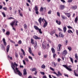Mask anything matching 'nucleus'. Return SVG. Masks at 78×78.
<instances>
[{
    "label": "nucleus",
    "mask_w": 78,
    "mask_h": 78,
    "mask_svg": "<svg viewBox=\"0 0 78 78\" xmlns=\"http://www.w3.org/2000/svg\"><path fill=\"white\" fill-rule=\"evenodd\" d=\"M34 28L36 30H38L40 34H42V32L41 31V29H39V28H38L37 26H34Z\"/></svg>",
    "instance_id": "1"
},
{
    "label": "nucleus",
    "mask_w": 78,
    "mask_h": 78,
    "mask_svg": "<svg viewBox=\"0 0 78 78\" xmlns=\"http://www.w3.org/2000/svg\"><path fill=\"white\" fill-rule=\"evenodd\" d=\"M62 66L63 67H65V68H66V69H67V70H69V71H72V70L71 68H69V67H67L66 65H62Z\"/></svg>",
    "instance_id": "2"
},
{
    "label": "nucleus",
    "mask_w": 78,
    "mask_h": 78,
    "mask_svg": "<svg viewBox=\"0 0 78 78\" xmlns=\"http://www.w3.org/2000/svg\"><path fill=\"white\" fill-rule=\"evenodd\" d=\"M65 8V6L63 5H60L59 7V9L60 10H63Z\"/></svg>",
    "instance_id": "3"
},
{
    "label": "nucleus",
    "mask_w": 78,
    "mask_h": 78,
    "mask_svg": "<svg viewBox=\"0 0 78 78\" xmlns=\"http://www.w3.org/2000/svg\"><path fill=\"white\" fill-rule=\"evenodd\" d=\"M16 72H18V74L20 76H21V75H22V73H21L20 72V71L18 70V68H16Z\"/></svg>",
    "instance_id": "4"
},
{
    "label": "nucleus",
    "mask_w": 78,
    "mask_h": 78,
    "mask_svg": "<svg viewBox=\"0 0 78 78\" xmlns=\"http://www.w3.org/2000/svg\"><path fill=\"white\" fill-rule=\"evenodd\" d=\"M45 22V23L44 24V25H43V27L44 28H45L47 26V25L48 24V23L47 21H46V20H44Z\"/></svg>",
    "instance_id": "5"
},
{
    "label": "nucleus",
    "mask_w": 78,
    "mask_h": 78,
    "mask_svg": "<svg viewBox=\"0 0 78 78\" xmlns=\"http://www.w3.org/2000/svg\"><path fill=\"white\" fill-rule=\"evenodd\" d=\"M33 38L35 39H41V37H38L36 35H34L33 36Z\"/></svg>",
    "instance_id": "6"
},
{
    "label": "nucleus",
    "mask_w": 78,
    "mask_h": 78,
    "mask_svg": "<svg viewBox=\"0 0 78 78\" xmlns=\"http://www.w3.org/2000/svg\"><path fill=\"white\" fill-rule=\"evenodd\" d=\"M59 36L60 37H64V34L61 32H60L59 34Z\"/></svg>",
    "instance_id": "7"
},
{
    "label": "nucleus",
    "mask_w": 78,
    "mask_h": 78,
    "mask_svg": "<svg viewBox=\"0 0 78 78\" xmlns=\"http://www.w3.org/2000/svg\"><path fill=\"white\" fill-rule=\"evenodd\" d=\"M23 75H25L27 74V70L26 69H24L23 70Z\"/></svg>",
    "instance_id": "8"
},
{
    "label": "nucleus",
    "mask_w": 78,
    "mask_h": 78,
    "mask_svg": "<svg viewBox=\"0 0 78 78\" xmlns=\"http://www.w3.org/2000/svg\"><path fill=\"white\" fill-rule=\"evenodd\" d=\"M3 41L4 45L6 46V41H5V38H3Z\"/></svg>",
    "instance_id": "9"
},
{
    "label": "nucleus",
    "mask_w": 78,
    "mask_h": 78,
    "mask_svg": "<svg viewBox=\"0 0 78 78\" xmlns=\"http://www.w3.org/2000/svg\"><path fill=\"white\" fill-rule=\"evenodd\" d=\"M15 67V66H14L13 64H12V69H13L14 70L15 73H16V74L17 73H16V71H15V69H14V67Z\"/></svg>",
    "instance_id": "10"
},
{
    "label": "nucleus",
    "mask_w": 78,
    "mask_h": 78,
    "mask_svg": "<svg viewBox=\"0 0 78 78\" xmlns=\"http://www.w3.org/2000/svg\"><path fill=\"white\" fill-rule=\"evenodd\" d=\"M65 15H66L67 16H68V17L69 18L70 17V14L68 13H64Z\"/></svg>",
    "instance_id": "11"
},
{
    "label": "nucleus",
    "mask_w": 78,
    "mask_h": 78,
    "mask_svg": "<svg viewBox=\"0 0 78 78\" xmlns=\"http://www.w3.org/2000/svg\"><path fill=\"white\" fill-rule=\"evenodd\" d=\"M42 18L41 17L40 18L38 19V22H39L40 24H41V23H42Z\"/></svg>",
    "instance_id": "12"
},
{
    "label": "nucleus",
    "mask_w": 78,
    "mask_h": 78,
    "mask_svg": "<svg viewBox=\"0 0 78 78\" xmlns=\"http://www.w3.org/2000/svg\"><path fill=\"white\" fill-rule=\"evenodd\" d=\"M56 23H57V24L59 25H61V22L58 21V20H56Z\"/></svg>",
    "instance_id": "13"
},
{
    "label": "nucleus",
    "mask_w": 78,
    "mask_h": 78,
    "mask_svg": "<svg viewBox=\"0 0 78 78\" xmlns=\"http://www.w3.org/2000/svg\"><path fill=\"white\" fill-rule=\"evenodd\" d=\"M63 30L64 33H66V30H67V28H66V27L65 26L64 27Z\"/></svg>",
    "instance_id": "14"
},
{
    "label": "nucleus",
    "mask_w": 78,
    "mask_h": 78,
    "mask_svg": "<svg viewBox=\"0 0 78 78\" xmlns=\"http://www.w3.org/2000/svg\"><path fill=\"white\" fill-rule=\"evenodd\" d=\"M14 23H15V21L12 22L11 23H10L12 27H13V25H14Z\"/></svg>",
    "instance_id": "15"
},
{
    "label": "nucleus",
    "mask_w": 78,
    "mask_h": 78,
    "mask_svg": "<svg viewBox=\"0 0 78 78\" xmlns=\"http://www.w3.org/2000/svg\"><path fill=\"white\" fill-rule=\"evenodd\" d=\"M44 43H45V41H44L42 44L43 45V47L44 49H45L46 48V47H45V46L44 45Z\"/></svg>",
    "instance_id": "16"
},
{
    "label": "nucleus",
    "mask_w": 78,
    "mask_h": 78,
    "mask_svg": "<svg viewBox=\"0 0 78 78\" xmlns=\"http://www.w3.org/2000/svg\"><path fill=\"white\" fill-rule=\"evenodd\" d=\"M62 53L63 55H66L67 54V51L66 50H65L62 52Z\"/></svg>",
    "instance_id": "17"
},
{
    "label": "nucleus",
    "mask_w": 78,
    "mask_h": 78,
    "mask_svg": "<svg viewBox=\"0 0 78 78\" xmlns=\"http://www.w3.org/2000/svg\"><path fill=\"white\" fill-rule=\"evenodd\" d=\"M9 45H8L7 47V51L8 52L9 51Z\"/></svg>",
    "instance_id": "18"
},
{
    "label": "nucleus",
    "mask_w": 78,
    "mask_h": 78,
    "mask_svg": "<svg viewBox=\"0 0 78 78\" xmlns=\"http://www.w3.org/2000/svg\"><path fill=\"white\" fill-rule=\"evenodd\" d=\"M29 48V51L30 53V54H31V53H32V51H31V48L29 47L28 48Z\"/></svg>",
    "instance_id": "19"
},
{
    "label": "nucleus",
    "mask_w": 78,
    "mask_h": 78,
    "mask_svg": "<svg viewBox=\"0 0 78 78\" xmlns=\"http://www.w3.org/2000/svg\"><path fill=\"white\" fill-rule=\"evenodd\" d=\"M72 9H76L77 8V6H74L73 7H72Z\"/></svg>",
    "instance_id": "20"
},
{
    "label": "nucleus",
    "mask_w": 78,
    "mask_h": 78,
    "mask_svg": "<svg viewBox=\"0 0 78 78\" xmlns=\"http://www.w3.org/2000/svg\"><path fill=\"white\" fill-rule=\"evenodd\" d=\"M62 19L64 20V19H67V17H65L64 15H62Z\"/></svg>",
    "instance_id": "21"
},
{
    "label": "nucleus",
    "mask_w": 78,
    "mask_h": 78,
    "mask_svg": "<svg viewBox=\"0 0 78 78\" xmlns=\"http://www.w3.org/2000/svg\"><path fill=\"white\" fill-rule=\"evenodd\" d=\"M21 51L23 52V53L24 55V56H25V52L24 51V50H23V49H21Z\"/></svg>",
    "instance_id": "22"
},
{
    "label": "nucleus",
    "mask_w": 78,
    "mask_h": 78,
    "mask_svg": "<svg viewBox=\"0 0 78 78\" xmlns=\"http://www.w3.org/2000/svg\"><path fill=\"white\" fill-rule=\"evenodd\" d=\"M51 50L53 53H54L55 52V49H54L53 48H51Z\"/></svg>",
    "instance_id": "23"
},
{
    "label": "nucleus",
    "mask_w": 78,
    "mask_h": 78,
    "mask_svg": "<svg viewBox=\"0 0 78 78\" xmlns=\"http://www.w3.org/2000/svg\"><path fill=\"white\" fill-rule=\"evenodd\" d=\"M75 71H76V70H74V71L75 75L76 76H78V73H76V72H75Z\"/></svg>",
    "instance_id": "24"
},
{
    "label": "nucleus",
    "mask_w": 78,
    "mask_h": 78,
    "mask_svg": "<svg viewBox=\"0 0 78 78\" xmlns=\"http://www.w3.org/2000/svg\"><path fill=\"white\" fill-rule=\"evenodd\" d=\"M35 11L38 10V7L37 6V5L35 6Z\"/></svg>",
    "instance_id": "25"
},
{
    "label": "nucleus",
    "mask_w": 78,
    "mask_h": 78,
    "mask_svg": "<svg viewBox=\"0 0 78 78\" xmlns=\"http://www.w3.org/2000/svg\"><path fill=\"white\" fill-rule=\"evenodd\" d=\"M31 44H34V40L33 38L31 39Z\"/></svg>",
    "instance_id": "26"
},
{
    "label": "nucleus",
    "mask_w": 78,
    "mask_h": 78,
    "mask_svg": "<svg viewBox=\"0 0 78 78\" xmlns=\"http://www.w3.org/2000/svg\"><path fill=\"white\" fill-rule=\"evenodd\" d=\"M69 58H70V61H71V62H72V63H73V58H72L70 57H69Z\"/></svg>",
    "instance_id": "27"
},
{
    "label": "nucleus",
    "mask_w": 78,
    "mask_h": 78,
    "mask_svg": "<svg viewBox=\"0 0 78 78\" xmlns=\"http://www.w3.org/2000/svg\"><path fill=\"white\" fill-rule=\"evenodd\" d=\"M68 33H73V32L70 30H69L68 31Z\"/></svg>",
    "instance_id": "28"
},
{
    "label": "nucleus",
    "mask_w": 78,
    "mask_h": 78,
    "mask_svg": "<svg viewBox=\"0 0 78 78\" xmlns=\"http://www.w3.org/2000/svg\"><path fill=\"white\" fill-rule=\"evenodd\" d=\"M74 21L75 23H77V22H78V18H77V17H76Z\"/></svg>",
    "instance_id": "29"
},
{
    "label": "nucleus",
    "mask_w": 78,
    "mask_h": 78,
    "mask_svg": "<svg viewBox=\"0 0 78 78\" xmlns=\"http://www.w3.org/2000/svg\"><path fill=\"white\" fill-rule=\"evenodd\" d=\"M19 22L18 21H15V25H16V26H17L18 25H17V23H18Z\"/></svg>",
    "instance_id": "30"
},
{
    "label": "nucleus",
    "mask_w": 78,
    "mask_h": 78,
    "mask_svg": "<svg viewBox=\"0 0 78 78\" xmlns=\"http://www.w3.org/2000/svg\"><path fill=\"white\" fill-rule=\"evenodd\" d=\"M40 11H41V12H43L44 11V9H43V8L41 7L40 8Z\"/></svg>",
    "instance_id": "31"
},
{
    "label": "nucleus",
    "mask_w": 78,
    "mask_h": 78,
    "mask_svg": "<svg viewBox=\"0 0 78 78\" xmlns=\"http://www.w3.org/2000/svg\"><path fill=\"white\" fill-rule=\"evenodd\" d=\"M75 58L76 59H77L78 60V55H77V54H76L75 55Z\"/></svg>",
    "instance_id": "32"
},
{
    "label": "nucleus",
    "mask_w": 78,
    "mask_h": 78,
    "mask_svg": "<svg viewBox=\"0 0 78 78\" xmlns=\"http://www.w3.org/2000/svg\"><path fill=\"white\" fill-rule=\"evenodd\" d=\"M41 67L42 69H45V66L44 65H43L41 66Z\"/></svg>",
    "instance_id": "33"
},
{
    "label": "nucleus",
    "mask_w": 78,
    "mask_h": 78,
    "mask_svg": "<svg viewBox=\"0 0 78 78\" xmlns=\"http://www.w3.org/2000/svg\"><path fill=\"white\" fill-rule=\"evenodd\" d=\"M59 75L61 76V75H62V74L59 71L58 72V76Z\"/></svg>",
    "instance_id": "34"
},
{
    "label": "nucleus",
    "mask_w": 78,
    "mask_h": 78,
    "mask_svg": "<svg viewBox=\"0 0 78 78\" xmlns=\"http://www.w3.org/2000/svg\"><path fill=\"white\" fill-rule=\"evenodd\" d=\"M57 14L58 16V17H60V13L59 12H57Z\"/></svg>",
    "instance_id": "35"
},
{
    "label": "nucleus",
    "mask_w": 78,
    "mask_h": 78,
    "mask_svg": "<svg viewBox=\"0 0 78 78\" xmlns=\"http://www.w3.org/2000/svg\"><path fill=\"white\" fill-rule=\"evenodd\" d=\"M2 14L3 15L4 17H6V15H5V13H4V12H2Z\"/></svg>",
    "instance_id": "36"
},
{
    "label": "nucleus",
    "mask_w": 78,
    "mask_h": 78,
    "mask_svg": "<svg viewBox=\"0 0 78 78\" xmlns=\"http://www.w3.org/2000/svg\"><path fill=\"white\" fill-rule=\"evenodd\" d=\"M67 27L69 29H72V28H73V27H72L70 26H67Z\"/></svg>",
    "instance_id": "37"
},
{
    "label": "nucleus",
    "mask_w": 78,
    "mask_h": 78,
    "mask_svg": "<svg viewBox=\"0 0 78 78\" xmlns=\"http://www.w3.org/2000/svg\"><path fill=\"white\" fill-rule=\"evenodd\" d=\"M24 28L25 29H27V26L26 24H25L24 25Z\"/></svg>",
    "instance_id": "38"
},
{
    "label": "nucleus",
    "mask_w": 78,
    "mask_h": 78,
    "mask_svg": "<svg viewBox=\"0 0 78 78\" xmlns=\"http://www.w3.org/2000/svg\"><path fill=\"white\" fill-rule=\"evenodd\" d=\"M62 46V45L61 44H59L58 45V47L60 48H61V47Z\"/></svg>",
    "instance_id": "39"
},
{
    "label": "nucleus",
    "mask_w": 78,
    "mask_h": 78,
    "mask_svg": "<svg viewBox=\"0 0 78 78\" xmlns=\"http://www.w3.org/2000/svg\"><path fill=\"white\" fill-rule=\"evenodd\" d=\"M10 33L9 32L7 31L6 32V34L7 35H9V34H10Z\"/></svg>",
    "instance_id": "40"
},
{
    "label": "nucleus",
    "mask_w": 78,
    "mask_h": 78,
    "mask_svg": "<svg viewBox=\"0 0 78 78\" xmlns=\"http://www.w3.org/2000/svg\"><path fill=\"white\" fill-rule=\"evenodd\" d=\"M15 56L16 58H18V54H17V53L16 52L15 53Z\"/></svg>",
    "instance_id": "41"
},
{
    "label": "nucleus",
    "mask_w": 78,
    "mask_h": 78,
    "mask_svg": "<svg viewBox=\"0 0 78 78\" xmlns=\"http://www.w3.org/2000/svg\"><path fill=\"white\" fill-rule=\"evenodd\" d=\"M56 56H57V55H56V54H53V58H55Z\"/></svg>",
    "instance_id": "42"
},
{
    "label": "nucleus",
    "mask_w": 78,
    "mask_h": 78,
    "mask_svg": "<svg viewBox=\"0 0 78 78\" xmlns=\"http://www.w3.org/2000/svg\"><path fill=\"white\" fill-rule=\"evenodd\" d=\"M68 49L70 51V50H72V48L71 47H69L68 48Z\"/></svg>",
    "instance_id": "43"
},
{
    "label": "nucleus",
    "mask_w": 78,
    "mask_h": 78,
    "mask_svg": "<svg viewBox=\"0 0 78 78\" xmlns=\"http://www.w3.org/2000/svg\"><path fill=\"white\" fill-rule=\"evenodd\" d=\"M40 73L41 74H42V75H45V73H44V72H40Z\"/></svg>",
    "instance_id": "44"
},
{
    "label": "nucleus",
    "mask_w": 78,
    "mask_h": 78,
    "mask_svg": "<svg viewBox=\"0 0 78 78\" xmlns=\"http://www.w3.org/2000/svg\"><path fill=\"white\" fill-rule=\"evenodd\" d=\"M14 65L15 66H16V67H17V66H18V65H17V64H16V62H14Z\"/></svg>",
    "instance_id": "45"
},
{
    "label": "nucleus",
    "mask_w": 78,
    "mask_h": 78,
    "mask_svg": "<svg viewBox=\"0 0 78 78\" xmlns=\"http://www.w3.org/2000/svg\"><path fill=\"white\" fill-rule=\"evenodd\" d=\"M35 13L37 14H39V12H38V10H35Z\"/></svg>",
    "instance_id": "46"
},
{
    "label": "nucleus",
    "mask_w": 78,
    "mask_h": 78,
    "mask_svg": "<svg viewBox=\"0 0 78 78\" xmlns=\"http://www.w3.org/2000/svg\"><path fill=\"white\" fill-rule=\"evenodd\" d=\"M8 19L9 20H11V19H14V18L12 17H10Z\"/></svg>",
    "instance_id": "47"
},
{
    "label": "nucleus",
    "mask_w": 78,
    "mask_h": 78,
    "mask_svg": "<svg viewBox=\"0 0 78 78\" xmlns=\"http://www.w3.org/2000/svg\"><path fill=\"white\" fill-rule=\"evenodd\" d=\"M50 69L51 70H52V71H55V69H54L51 68V67H50Z\"/></svg>",
    "instance_id": "48"
},
{
    "label": "nucleus",
    "mask_w": 78,
    "mask_h": 78,
    "mask_svg": "<svg viewBox=\"0 0 78 78\" xmlns=\"http://www.w3.org/2000/svg\"><path fill=\"white\" fill-rule=\"evenodd\" d=\"M51 10L49 11L48 12V14H51Z\"/></svg>",
    "instance_id": "49"
},
{
    "label": "nucleus",
    "mask_w": 78,
    "mask_h": 78,
    "mask_svg": "<svg viewBox=\"0 0 78 78\" xmlns=\"http://www.w3.org/2000/svg\"><path fill=\"white\" fill-rule=\"evenodd\" d=\"M3 9L4 10H5V11H6V10H7V8H6V7L3 8Z\"/></svg>",
    "instance_id": "50"
},
{
    "label": "nucleus",
    "mask_w": 78,
    "mask_h": 78,
    "mask_svg": "<svg viewBox=\"0 0 78 78\" xmlns=\"http://www.w3.org/2000/svg\"><path fill=\"white\" fill-rule=\"evenodd\" d=\"M77 68L76 69V73L78 74V65H77Z\"/></svg>",
    "instance_id": "51"
},
{
    "label": "nucleus",
    "mask_w": 78,
    "mask_h": 78,
    "mask_svg": "<svg viewBox=\"0 0 78 78\" xmlns=\"http://www.w3.org/2000/svg\"><path fill=\"white\" fill-rule=\"evenodd\" d=\"M58 30L59 31H62V29H61L60 28H58Z\"/></svg>",
    "instance_id": "52"
},
{
    "label": "nucleus",
    "mask_w": 78,
    "mask_h": 78,
    "mask_svg": "<svg viewBox=\"0 0 78 78\" xmlns=\"http://www.w3.org/2000/svg\"><path fill=\"white\" fill-rule=\"evenodd\" d=\"M30 59H31V60H33V58H32V57L30 56H29L28 57Z\"/></svg>",
    "instance_id": "53"
},
{
    "label": "nucleus",
    "mask_w": 78,
    "mask_h": 78,
    "mask_svg": "<svg viewBox=\"0 0 78 78\" xmlns=\"http://www.w3.org/2000/svg\"><path fill=\"white\" fill-rule=\"evenodd\" d=\"M73 1V0H69L68 1V3H70V2H72Z\"/></svg>",
    "instance_id": "54"
},
{
    "label": "nucleus",
    "mask_w": 78,
    "mask_h": 78,
    "mask_svg": "<svg viewBox=\"0 0 78 78\" xmlns=\"http://www.w3.org/2000/svg\"><path fill=\"white\" fill-rule=\"evenodd\" d=\"M60 49H61V48H59L58 47V48H57V51H60V50H61Z\"/></svg>",
    "instance_id": "55"
},
{
    "label": "nucleus",
    "mask_w": 78,
    "mask_h": 78,
    "mask_svg": "<svg viewBox=\"0 0 78 78\" xmlns=\"http://www.w3.org/2000/svg\"><path fill=\"white\" fill-rule=\"evenodd\" d=\"M23 64H24V65H26V63H25V61L24 60H23Z\"/></svg>",
    "instance_id": "56"
},
{
    "label": "nucleus",
    "mask_w": 78,
    "mask_h": 78,
    "mask_svg": "<svg viewBox=\"0 0 78 78\" xmlns=\"http://www.w3.org/2000/svg\"><path fill=\"white\" fill-rule=\"evenodd\" d=\"M68 43V41L66 40V45H67V43Z\"/></svg>",
    "instance_id": "57"
},
{
    "label": "nucleus",
    "mask_w": 78,
    "mask_h": 78,
    "mask_svg": "<svg viewBox=\"0 0 78 78\" xmlns=\"http://www.w3.org/2000/svg\"><path fill=\"white\" fill-rule=\"evenodd\" d=\"M54 74H55V75H57V76H58V74L56 73L55 72H54L53 73Z\"/></svg>",
    "instance_id": "58"
},
{
    "label": "nucleus",
    "mask_w": 78,
    "mask_h": 78,
    "mask_svg": "<svg viewBox=\"0 0 78 78\" xmlns=\"http://www.w3.org/2000/svg\"><path fill=\"white\" fill-rule=\"evenodd\" d=\"M9 39L10 41L11 42H12V43H13V42H14V41H12V40Z\"/></svg>",
    "instance_id": "59"
},
{
    "label": "nucleus",
    "mask_w": 78,
    "mask_h": 78,
    "mask_svg": "<svg viewBox=\"0 0 78 78\" xmlns=\"http://www.w3.org/2000/svg\"><path fill=\"white\" fill-rule=\"evenodd\" d=\"M22 43V41H19L18 42V44H20Z\"/></svg>",
    "instance_id": "60"
},
{
    "label": "nucleus",
    "mask_w": 78,
    "mask_h": 78,
    "mask_svg": "<svg viewBox=\"0 0 78 78\" xmlns=\"http://www.w3.org/2000/svg\"><path fill=\"white\" fill-rule=\"evenodd\" d=\"M61 2H62L63 3H66V2H65V1L64 0H60Z\"/></svg>",
    "instance_id": "61"
},
{
    "label": "nucleus",
    "mask_w": 78,
    "mask_h": 78,
    "mask_svg": "<svg viewBox=\"0 0 78 78\" xmlns=\"http://www.w3.org/2000/svg\"><path fill=\"white\" fill-rule=\"evenodd\" d=\"M47 47H48V48L50 47V46L49 45V44H47Z\"/></svg>",
    "instance_id": "62"
},
{
    "label": "nucleus",
    "mask_w": 78,
    "mask_h": 78,
    "mask_svg": "<svg viewBox=\"0 0 78 78\" xmlns=\"http://www.w3.org/2000/svg\"><path fill=\"white\" fill-rule=\"evenodd\" d=\"M76 34L77 35H78V30H76Z\"/></svg>",
    "instance_id": "63"
},
{
    "label": "nucleus",
    "mask_w": 78,
    "mask_h": 78,
    "mask_svg": "<svg viewBox=\"0 0 78 78\" xmlns=\"http://www.w3.org/2000/svg\"><path fill=\"white\" fill-rule=\"evenodd\" d=\"M28 78H32V76H29Z\"/></svg>",
    "instance_id": "64"
}]
</instances>
